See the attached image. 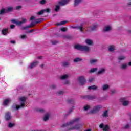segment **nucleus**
Masks as SVG:
<instances>
[{"instance_id":"f257e3e1","label":"nucleus","mask_w":131,"mask_h":131,"mask_svg":"<svg viewBox=\"0 0 131 131\" xmlns=\"http://www.w3.org/2000/svg\"><path fill=\"white\" fill-rule=\"evenodd\" d=\"M79 121H80V117L75 118L74 119L71 120L69 122L63 124L61 126V127H67L70 126V125H72L73 124H74V123L78 122Z\"/></svg>"},{"instance_id":"f03ea898","label":"nucleus","mask_w":131,"mask_h":131,"mask_svg":"<svg viewBox=\"0 0 131 131\" xmlns=\"http://www.w3.org/2000/svg\"><path fill=\"white\" fill-rule=\"evenodd\" d=\"M74 48L76 50H78V51H82L83 52L90 51V47L87 46H81L79 44H77L75 45Z\"/></svg>"},{"instance_id":"7ed1b4c3","label":"nucleus","mask_w":131,"mask_h":131,"mask_svg":"<svg viewBox=\"0 0 131 131\" xmlns=\"http://www.w3.org/2000/svg\"><path fill=\"white\" fill-rule=\"evenodd\" d=\"M82 127H83V126L82 125V124H76L75 126H73L69 128L68 129L67 131L74 130L75 129L76 130H80V129H81V128H82Z\"/></svg>"},{"instance_id":"20e7f679","label":"nucleus","mask_w":131,"mask_h":131,"mask_svg":"<svg viewBox=\"0 0 131 131\" xmlns=\"http://www.w3.org/2000/svg\"><path fill=\"white\" fill-rule=\"evenodd\" d=\"M24 107H25V104H24V103H20V105H19L14 104L11 107V109L12 111H15V110H19V109L24 108Z\"/></svg>"},{"instance_id":"39448f33","label":"nucleus","mask_w":131,"mask_h":131,"mask_svg":"<svg viewBox=\"0 0 131 131\" xmlns=\"http://www.w3.org/2000/svg\"><path fill=\"white\" fill-rule=\"evenodd\" d=\"M101 108V105H97L96 106H94L92 110H90V113H91V114H95L97 113V112H99V111H100V109Z\"/></svg>"},{"instance_id":"423d86ee","label":"nucleus","mask_w":131,"mask_h":131,"mask_svg":"<svg viewBox=\"0 0 131 131\" xmlns=\"http://www.w3.org/2000/svg\"><path fill=\"white\" fill-rule=\"evenodd\" d=\"M82 99H85L88 100H95L97 99V96L95 95H85L82 96Z\"/></svg>"},{"instance_id":"0eeeda50","label":"nucleus","mask_w":131,"mask_h":131,"mask_svg":"<svg viewBox=\"0 0 131 131\" xmlns=\"http://www.w3.org/2000/svg\"><path fill=\"white\" fill-rule=\"evenodd\" d=\"M78 80L80 85H83L86 82V80L84 78V77L81 76L78 78Z\"/></svg>"},{"instance_id":"6e6552de","label":"nucleus","mask_w":131,"mask_h":131,"mask_svg":"<svg viewBox=\"0 0 131 131\" xmlns=\"http://www.w3.org/2000/svg\"><path fill=\"white\" fill-rule=\"evenodd\" d=\"M35 25V24L34 22H31L30 25L26 26H23L21 28V30H26V29H28V28H31L33 27Z\"/></svg>"},{"instance_id":"1a4fd4ad","label":"nucleus","mask_w":131,"mask_h":131,"mask_svg":"<svg viewBox=\"0 0 131 131\" xmlns=\"http://www.w3.org/2000/svg\"><path fill=\"white\" fill-rule=\"evenodd\" d=\"M12 118V116H11V113L9 112H7L5 114V119L7 121H9Z\"/></svg>"},{"instance_id":"9d476101","label":"nucleus","mask_w":131,"mask_h":131,"mask_svg":"<svg viewBox=\"0 0 131 131\" xmlns=\"http://www.w3.org/2000/svg\"><path fill=\"white\" fill-rule=\"evenodd\" d=\"M70 0H61L58 2L59 5L60 6H65V5H67L68 3H69Z\"/></svg>"},{"instance_id":"9b49d317","label":"nucleus","mask_w":131,"mask_h":131,"mask_svg":"<svg viewBox=\"0 0 131 131\" xmlns=\"http://www.w3.org/2000/svg\"><path fill=\"white\" fill-rule=\"evenodd\" d=\"M98 26H99V24L96 23L93 26L90 27L89 28L91 31H94L96 28H98Z\"/></svg>"},{"instance_id":"f8f14e48","label":"nucleus","mask_w":131,"mask_h":131,"mask_svg":"<svg viewBox=\"0 0 131 131\" xmlns=\"http://www.w3.org/2000/svg\"><path fill=\"white\" fill-rule=\"evenodd\" d=\"M38 63H39L38 61H35V62H33V63H32L30 66V68H31V69H32V68H34V67H36V66H37V64H38Z\"/></svg>"},{"instance_id":"ddd939ff","label":"nucleus","mask_w":131,"mask_h":131,"mask_svg":"<svg viewBox=\"0 0 131 131\" xmlns=\"http://www.w3.org/2000/svg\"><path fill=\"white\" fill-rule=\"evenodd\" d=\"M85 43L86 45H88V46H92V45L94 43L93 41L90 39H87L85 40Z\"/></svg>"},{"instance_id":"4468645a","label":"nucleus","mask_w":131,"mask_h":131,"mask_svg":"<svg viewBox=\"0 0 131 131\" xmlns=\"http://www.w3.org/2000/svg\"><path fill=\"white\" fill-rule=\"evenodd\" d=\"M19 100L20 102H21V103H24V104H25V102L26 101V97H21L19 98Z\"/></svg>"},{"instance_id":"2eb2a0df","label":"nucleus","mask_w":131,"mask_h":131,"mask_svg":"<svg viewBox=\"0 0 131 131\" xmlns=\"http://www.w3.org/2000/svg\"><path fill=\"white\" fill-rule=\"evenodd\" d=\"M81 61H82V59H81L79 57H77V58H75L74 59V63H77L78 62H81Z\"/></svg>"},{"instance_id":"dca6fc26","label":"nucleus","mask_w":131,"mask_h":131,"mask_svg":"<svg viewBox=\"0 0 131 131\" xmlns=\"http://www.w3.org/2000/svg\"><path fill=\"white\" fill-rule=\"evenodd\" d=\"M98 89V87L95 85L88 87V90H93L94 91Z\"/></svg>"},{"instance_id":"f3484780","label":"nucleus","mask_w":131,"mask_h":131,"mask_svg":"<svg viewBox=\"0 0 131 131\" xmlns=\"http://www.w3.org/2000/svg\"><path fill=\"white\" fill-rule=\"evenodd\" d=\"M7 13V10L5 8H3L0 10V15H4V14Z\"/></svg>"},{"instance_id":"a211bd4d","label":"nucleus","mask_w":131,"mask_h":131,"mask_svg":"<svg viewBox=\"0 0 131 131\" xmlns=\"http://www.w3.org/2000/svg\"><path fill=\"white\" fill-rule=\"evenodd\" d=\"M50 117V115H49V114H47L43 118V121H48V120H49V118Z\"/></svg>"},{"instance_id":"6ab92c4d","label":"nucleus","mask_w":131,"mask_h":131,"mask_svg":"<svg viewBox=\"0 0 131 131\" xmlns=\"http://www.w3.org/2000/svg\"><path fill=\"white\" fill-rule=\"evenodd\" d=\"M42 22V18H38L37 19L35 20V24H38V23H40Z\"/></svg>"},{"instance_id":"aec40b11","label":"nucleus","mask_w":131,"mask_h":131,"mask_svg":"<svg viewBox=\"0 0 131 131\" xmlns=\"http://www.w3.org/2000/svg\"><path fill=\"white\" fill-rule=\"evenodd\" d=\"M102 90L103 91H106L107 90H109V85H107V84H104L103 86H102Z\"/></svg>"},{"instance_id":"412c9836","label":"nucleus","mask_w":131,"mask_h":131,"mask_svg":"<svg viewBox=\"0 0 131 131\" xmlns=\"http://www.w3.org/2000/svg\"><path fill=\"white\" fill-rule=\"evenodd\" d=\"M9 102H10V99H5L3 102V105L4 106H7L8 104H9Z\"/></svg>"},{"instance_id":"4be33fe9","label":"nucleus","mask_w":131,"mask_h":131,"mask_svg":"<svg viewBox=\"0 0 131 131\" xmlns=\"http://www.w3.org/2000/svg\"><path fill=\"white\" fill-rule=\"evenodd\" d=\"M111 27H110V26L104 27L103 29V31L104 32L109 31L110 30H111Z\"/></svg>"},{"instance_id":"5701e85b","label":"nucleus","mask_w":131,"mask_h":131,"mask_svg":"<svg viewBox=\"0 0 131 131\" xmlns=\"http://www.w3.org/2000/svg\"><path fill=\"white\" fill-rule=\"evenodd\" d=\"M81 2V0H75L74 1V6H78L79 4Z\"/></svg>"},{"instance_id":"b1692460","label":"nucleus","mask_w":131,"mask_h":131,"mask_svg":"<svg viewBox=\"0 0 131 131\" xmlns=\"http://www.w3.org/2000/svg\"><path fill=\"white\" fill-rule=\"evenodd\" d=\"M106 71V70L104 68L101 69L100 70H99L97 74H102V73H104Z\"/></svg>"},{"instance_id":"393cba45","label":"nucleus","mask_w":131,"mask_h":131,"mask_svg":"<svg viewBox=\"0 0 131 131\" xmlns=\"http://www.w3.org/2000/svg\"><path fill=\"white\" fill-rule=\"evenodd\" d=\"M2 33L3 35H6V34L8 33V29H4L2 30Z\"/></svg>"},{"instance_id":"a878e982","label":"nucleus","mask_w":131,"mask_h":131,"mask_svg":"<svg viewBox=\"0 0 131 131\" xmlns=\"http://www.w3.org/2000/svg\"><path fill=\"white\" fill-rule=\"evenodd\" d=\"M66 23H67V21H62L60 23H58L57 24V26H60L61 25H65Z\"/></svg>"},{"instance_id":"bb28decb","label":"nucleus","mask_w":131,"mask_h":131,"mask_svg":"<svg viewBox=\"0 0 131 131\" xmlns=\"http://www.w3.org/2000/svg\"><path fill=\"white\" fill-rule=\"evenodd\" d=\"M67 103H68V104H72V105H74V100H73V99H68L67 100Z\"/></svg>"},{"instance_id":"cd10ccee","label":"nucleus","mask_w":131,"mask_h":131,"mask_svg":"<svg viewBox=\"0 0 131 131\" xmlns=\"http://www.w3.org/2000/svg\"><path fill=\"white\" fill-rule=\"evenodd\" d=\"M7 13L8 12H13L14 11V8H13L12 7H9L7 8V9L6 10Z\"/></svg>"},{"instance_id":"c85d7f7f","label":"nucleus","mask_w":131,"mask_h":131,"mask_svg":"<svg viewBox=\"0 0 131 131\" xmlns=\"http://www.w3.org/2000/svg\"><path fill=\"white\" fill-rule=\"evenodd\" d=\"M69 65H70V63H69V62H64L62 63V66L63 67H68Z\"/></svg>"},{"instance_id":"c756f323","label":"nucleus","mask_w":131,"mask_h":131,"mask_svg":"<svg viewBox=\"0 0 131 131\" xmlns=\"http://www.w3.org/2000/svg\"><path fill=\"white\" fill-rule=\"evenodd\" d=\"M68 76H69L67 74L63 75L60 76V79H62V80L66 79L67 78H68Z\"/></svg>"},{"instance_id":"7c9ffc66","label":"nucleus","mask_w":131,"mask_h":131,"mask_svg":"<svg viewBox=\"0 0 131 131\" xmlns=\"http://www.w3.org/2000/svg\"><path fill=\"white\" fill-rule=\"evenodd\" d=\"M102 116L103 117H107L108 116V111L106 110L104 112Z\"/></svg>"},{"instance_id":"2f4dec72","label":"nucleus","mask_w":131,"mask_h":131,"mask_svg":"<svg viewBox=\"0 0 131 131\" xmlns=\"http://www.w3.org/2000/svg\"><path fill=\"white\" fill-rule=\"evenodd\" d=\"M109 129H110L109 126H108V125H106L105 126V127H103V131H108V130H109Z\"/></svg>"},{"instance_id":"473e14b6","label":"nucleus","mask_w":131,"mask_h":131,"mask_svg":"<svg viewBox=\"0 0 131 131\" xmlns=\"http://www.w3.org/2000/svg\"><path fill=\"white\" fill-rule=\"evenodd\" d=\"M98 70L97 68H95L90 70V73H93L94 72H96Z\"/></svg>"},{"instance_id":"72a5a7b5","label":"nucleus","mask_w":131,"mask_h":131,"mask_svg":"<svg viewBox=\"0 0 131 131\" xmlns=\"http://www.w3.org/2000/svg\"><path fill=\"white\" fill-rule=\"evenodd\" d=\"M91 108V106L90 105H86L85 106H84L83 107V110L84 111H86L88 110H89V109H90Z\"/></svg>"},{"instance_id":"f704fd0d","label":"nucleus","mask_w":131,"mask_h":131,"mask_svg":"<svg viewBox=\"0 0 131 131\" xmlns=\"http://www.w3.org/2000/svg\"><path fill=\"white\" fill-rule=\"evenodd\" d=\"M97 62H98L97 59H92L90 60V63L92 64H95V63H97Z\"/></svg>"},{"instance_id":"c9c22d12","label":"nucleus","mask_w":131,"mask_h":131,"mask_svg":"<svg viewBox=\"0 0 131 131\" xmlns=\"http://www.w3.org/2000/svg\"><path fill=\"white\" fill-rule=\"evenodd\" d=\"M108 51H110V52H114V47H113V46L108 47Z\"/></svg>"},{"instance_id":"e433bc0d","label":"nucleus","mask_w":131,"mask_h":131,"mask_svg":"<svg viewBox=\"0 0 131 131\" xmlns=\"http://www.w3.org/2000/svg\"><path fill=\"white\" fill-rule=\"evenodd\" d=\"M77 29H79L81 32H83V27H82V26H78V28Z\"/></svg>"},{"instance_id":"4c0bfd02","label":"nucleus","mask_w":131,"mask_h":131,"mask_svg":"<svg viewBox=\"0 0 131 131\" xmlns=\"http://www.w3.org/2000/svg\"><path fill=\"white\" fill-rule=\"evenodd\" d=\"M59 10H60V5H56L55 8V12H58Z\"/></svg>"},{"instance_id":"58836bf2","label":"nucleus","mask_w":131,"mask_h":131,"mask_svg":"<svg viewBox=\"0 0 131 131\" xmlns=\"http://www.w3.org/2000/svg\"><path fill=\"white\" fill-rule=\"evenodd\" d=\"M123 106H127L128 105V101H124L122 103Z\"/></svg>"},{"instance_id":"ea45409f","label":"nucleus","mask_w":131,"mask_h":131,"mask_svg":"<svg viewBox=\"0 0 131 131\" xmlns=\"http://www.w3.org/2000/svg\"><path fill=\"white\" fill-rule=\"evenodd\" d=\"M126 67H127V64H126V63H124L122 65L121 68L122 69H125V68H126Z\"/></svg>"},{"instance_id":"a19ab883","label":"nucleus","mask_w":131,"mask_h":131,"mask_svg":"<svg viewBox=\"0 0 131 131\" xmlns=\"http://www.w3.org/2000/svg\"><path fill=\"white\" fill-rule=\"evenodd\" d=\"M43 13H45V10H41L37 13V15H42Z\"/></svg>"},{"instance_id":"79ce46f5","label":"nucleus","mask_w":131,"mask_h":131,"mask_svg":"<svg viewBox=\"0 0 131 131\" xmlns=\"http://www.w3.org/2000/svg\"><path fill=\"white\" fill-rule=\"evenodd\" d=\"M129 127V125L128 124H126L125 126L123 127L124 129H127Z\"/></svg>"},{"instance_id":"37998d69","label":"nucleus","mask_w":131,"mask_h":131,"mask_svg":"<svg viewBox=\"0 0 131 131\" xmlns=\"http://www.w3.org/2000/svg\"><path fill=\"white\" fill-rule=\"evenodd\" d=\"M50 89H52V90H55V89H56V88H57V86H56V85H55V84H52L50 86Z\"/></svg>"},{"instance_id":"c03bdc74","label":"nucleus","mask_w":131,"mask_h":131,"mask_svg":"<svg viewBox=\"0 0 131 131\" xmlns=\"http://www.w3.org/2000/svg\"><path fill=\"white\" fill-rule=\"evenodd\" d=\"M60 30L63 32H66V31H67V28H65V27L61 28L60 29Z\"/></svg>"},{"instance_id":"a18cd8bd","label":"nucleus","mask_w":131,"mask_h":131,"mask_svg":"<svg viewBox=\"0 0 131 131\" xmlns=\"http://www.w3.org/2000/svg\"><path fill=\"white\" fill-rule=\"evenodd\" d=\"M13 126H15V124H13L12 123H9L8 125V127H10V128L13 127Z\"/></svg>"},{"instance_id":"49530a36","label":"nucleus","mask_w":131,"mask_h":131,"mask_svg":"<svg viewBox=\"0 0 131 131\" xmlns=\"http://www.w3.org/2000/svg\"><path fill=\"white\" fill-rule=\"evenodd\" d=\"M125 58V57L124 56H120L118 57V60H119L120 61H121V60H124Z\"/></svg>"},{"instance_id":"de8ad7c7","label":"nucleus","mask_w":131,"mask_h":131,"mask_svg":"<svg viewBox=\"0 0 131 131\" xmlns=\"http://www.w3.org/2000/svg\"><path fill=\"white\" fill-rule=\"evenodd\" d=\"M56 95L57 96H59V95H63V91H60L58 92L57 93H56Z\"/></svg>"},{"instance_id":"09e8293b","label":"nucleus","mask_w":131,"mask_h":131,"mask_svg":"<svg viewBox=\"0 0 131 131\" xmlns=\"http://www.w3.org/2000/svg\"><path fill=\"white\" fill-rule=\"evenodd\" d=\"M75 108L74 106H73L72 107V108H71L69 111V114H70V113H71L73 111V110H74Z\"/></svg>"},{"instance_id":"8fccbe9b","label":"nucleus","mask_w":131,"mask_h":131,"mask_svg":"<svg viewBox=\"0 0 131 131\" xmlns=\"http://www.w3.org/2000/svg\"><path fill=\"white\" fill-rule=\"evenodd\" d=\"M37 112H40V113H42L43 112H44L45 110L43 109H39L37 110Z\"/></svg>"},{"instance_id":"3c124183","label":"nucleus","mask_w":131,"mask_h":131,"mask_svg":"<svg viewBox=\"0 0 131 131\" xmlns=\"http://www.w3.org/2000/svg\"><path fill=\"white\" fill-rule=\"evenodd\" d=\"M46 0H41L40 2V4H41V5H45V4H46Z\"/></svg>"},{"instance_id":"603ef678","label":"nucleus","mask_w":131,"mask_h":131,"mask_svg":"<svg viewBox=\"0 0 131 131\" xmlns=\"http://www.w3.org/2000/svg\"><path fill=\"white\" fill-rule=\"evenodd\" d=\"M43 11L44 12H47V13H50V11H51V10L49 8H48L46 9H44Z\"/></svg>"},{"instance_id":"864d4df0","label":"nucleus","mask_w":131,"mask_h":131,"mask_svg":"<svg viewBox=\"0 0 131 131\" xmlns=\"http://www.w3.org/2000/svg\"><path fill=\"white\" fill-rule=\"evenodd\" d=\"M20 38H21V39H25V38H26V35H21Z\"/></svg>"},{"instance_id":"5fc2aeb1","label":"nucleus","mask_w":131,"mask_h":131,"mask_svg":"<svg viewBox=\"0 0 131 131\" xmlns=\"http://www.w3.org/2000/svg\"><path fill=\"white\" fill-rule=\"evenodd\" d=\"M99 127H100V128L103 129L104 128V124H103V123L100 124L99 125Z\"/></svg>"},{"instance_id":"6e6d98bb","label":"nucleus","mask_w":131,"mask_h":131,"mask_svg":"<svg viewBox=\"0 0 131 131\" xmlns=\"http://www.w3.org/2000/svg\"><path fill=\"white\" fill-rule=\"evenodd\" d=\"M26 22H27V20H26V19L25 18H23L21 23L23 24V23H26Z\"/></svg>"},{"instance_id":"4d7b16f0","label":"nucleus","mask_w":131,"mask_h":131,"mask_svg":"<svg viewBox=\"0 0 131 131\" xmlns=\"http://www.w3.org/2000/svg\"><path fill=\"white\" fill-rule=\"evenodd\" d=\"M52 45H57V43H58V41H52Z\"/></svg>"},{"instance_id":"13d9d810","label":"nucleus","mask_w":131,"mask_h":131,"mask_svg":"<svg viewBox=\"0 0 131 131\" xmlns=\"http://www.w3.org/2000/svg\"><path fill=\"white\" fill-rule=\"evenodd\" d=\"M17 25L20 26L21 24H23L22 21H17L16 22Z\"/></svg>"},{"instance_id":"bf43d9fd","label":"nucleus","mask_w":131,"mask_h":131,"mask_svg":"<svg viewBox=\"0 0 131 131\" xmlns=\"http://www.w3.org/2000/svg\"><path fill=\"white\" fill-rule=\"evenodd\" d=\"M69 83H70V82L68 80H67L64 82V83H63V84H69Z\"/></svg>"},{"instance_id":"052dcab7","label":"nucleus","mask_w":131,"mask_h":131,"mask_svg":"<svg viewBox=\"0 0 131 131\" xmlns=\"http://www.w3.org/2000/svg\"><path fill=\"white\" fill-rule=\"evenodd\" d=\"M21 8H22V7H21L20 6H17L16 7V10H20V9H21Z\"/></svg>"},{"instance_id":"680f3d73","label":"nucleus","mask_w":131,"mask_h":131,"mask_svg":"<svg viewBox=\"0 0 131 131\" xmlns=\"http://www.w3.org/2000/svg\"><path fill=\"white\" fill-rule=\"evenodd\" d=\"M94 80H95V78H91V79H89V82H92V81H94Z\"/></svg>"},{"instance_id":"e2e57ef3","label":"nucleus","mask_w":131,"mask_h":131,"mask_svg":"<svg viewBox=\"0 0 131 131\" xmlns=\"http://www.w3.org/2000/svg\"><path fill=\"white\" fill-rule=\"evenodd\" d=\"M34 29H32V30H30L29 31H28V33H32V32H33V31H34Z\"/></svg>"},{"instance_id":"0e129e2a","label":"nucleus","mask_w":131,"mask_h":131,"mask_svg":"<svg viewBox=\"0 0 131 131\" xmlns=\"http://www.w3.org/2000/svg\"><path fill=\"white\" fill-rule=\"evenodd\" d=\"M10 28L11 29H13L15 28V25H10Z\"/></svg>"},{"instance_id":"69168bd1","label":"nucleus","mask_w":131,"mask_h":131,"mask_svg":"<svg viewBox=\"0 0 131 131\" xmlns=\"http://www.w3.org/2000/svg\"><path fill=\"white\" fill-rule=\"evenodd\" d=\"M34 19H35V17L34 16H32V17H31L30 20L31 21H32V20H34Z\"/></svg>"},{"instance_id":"338daca9","label":"nucleus","mask_w":131,"mask_h":131,"mask_svg":"<svg viewBox=\"0 0 131 131\" xmlns=\"http://www.w3.org/2000/svg\"><path fill=\"white\" fill-rule=\"evenodd\" d=\"M10 43L14 45V44L16 43V41L15 40H11V41H10Z\"/></svg>"},{"instance_id":"774afa93","label":"nucleus","mask_w":131,"mask_h":131,"mask_svg":"<svg viewBox=\"0 0 131 131\" xmlns=\"http://www.w3.org/2000/svg\"><path fill=\"white\" fill-rule=\"evenodd\" d=\"M128 6H131V0H129L128 2Z\"/></svg>"}]
</instances>
